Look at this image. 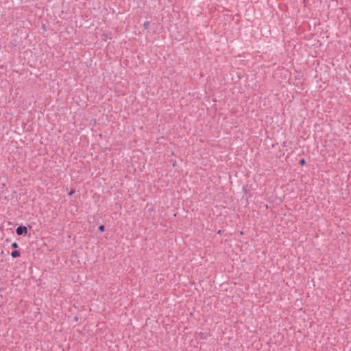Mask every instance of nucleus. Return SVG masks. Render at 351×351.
I'll list each match as a JSON object with an SVG mask.
<instances>
[{"label":"nucleus","mask_w":351,"mask_h":351,"mask_svg":"<svg viewBox=\"0 0 351 351\" xmlns=\"http://www.w3.org/2000/svg\"><path fill=\"white\" fill-rule=\"evenodd\" d=\"M16 233L19 236L26 235L27 233V228L26 226L21 225L16 229Z\"/></svg>","instance_id":"1"},{"label":"nucleus","mask_w":351,"mask_h":351,"mask_svg":"<svg viewBox=\"0 0 351 351\" xmlns=\"http://www.w3.org/2000/svg\"><path fill=\"white\" fill-rule=\"evenodd\" d=\"M11 256L12 258H18L21 256V252L19 250H14L11 252Z\"/></svg>","instance_id":"2"},{"label":"nucleus","mask_w":351,"mask_h":351,"mask_svg":"<svg viewBox=\"0 0 351 351\" xmlns=\"http://www.w3.org/2000/svg\"><path fill=\"white\" fill-rule=\"evenodd\" d=\"M149 26H150V22L147 21H145L144 23H143V28L145 29H148L149 28Z\"/></svg>","instance_id":"3"},{"label":"nucleus","mask_w":351,"mask_h":351,"mask_svg":"<svg viewBox=\"0 0 351 351\" xmlns=\"http://www.w3.org/2000/svg\"><path fill=\"white\" fill-rule=\"evenodd\" d=\"M105 226L104 225H100L99 227H98V229L99 231L101 232H104L105 231Z\"/></svg>","instance_id":"4"},{"label":"nucleus","mask_w":351,"mask_h":351,"mask_svg":"<svg viewBox=\"0 0 351 351\" xmlns=\"http://www.w3.org/2000/svg\"><path fill=\"white\" fill-rule=\"evenodd\" d=\"M12 247L16 249L19 247V245L16 242H14L11 244Z\"/></svg>","instance_id":"5"},{"label":"nucleus","mask_w":351,"mask_h":351,"mask_svg":"<svg viewBox=\"0 0 351 351\" xmlns=\"http://www.w3.org/2000/svg\"><path fill=\"white\" fill-rule=\"evenodd\" d=\"M301 165H304L306 163V161L304 158L300 159V162Z\"/></svg>","instance_id":"6"},{"label":"nucleus","mask_w":351,"mask_h":351,"mask_svg":"<svg viewBox=\"0 0 351 351\" xmlns=\"http://www.w3.org/2000/svg\"><path fill=\"white\" fill-rule=\"evenodd\" d=\"M75 191L74 189H71V191L69 193V195H72L75 193Z\"/></svg>","instance_id":"7"},{"label":"nucleus","mask_w":351,"mask_h":351,"mask_svg":"<svg viewBox=\"0 0 351 351\" xmlns=\"http://www.w3.org/2000/svg\"><path fill=\"white\" fill-rule=\"evenodd\" d=\"M6 242H9L10 241V239H6Z\"/></svg>","instance_id":"8"}]
</instances>
